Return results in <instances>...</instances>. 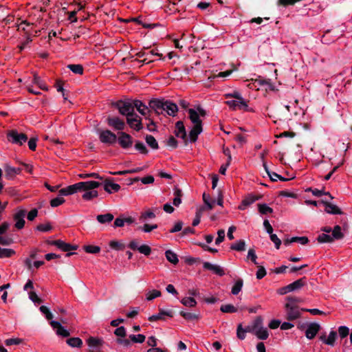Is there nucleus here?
Returning <instances> with one entry per match:
<instances>
[{
	"instance_id": "f257e3e1",
	"label": "nucleus",
	"mask_w": 352,
	"mask_h": 352,
	"mask_svg": "<svg viewBox=\"0 0 352 352\" xmlns=\"http://www.w3.org/2000/svg\"><path fill=\"white\" fill-rule=\"evenodd\" d=\"M101 183L96 181H86L76 183L60 190V195H70L78 192H83L82 197L84 200L90 201L98 196L96 188H98Z\"/></svg>"
},
{
	"instance_id": "f03ea898",
	"label": "nucleus",
	"mask_w": 352,
	"mask_h": 352,
	"mask_svg": "<svg viewBox=\"0 0 352 352\" xmlns=\"http://www.w3.org/2000/svg\"><path fill=\"white\" fill-rule=\"evenodd\" d=\"M149 107L158 115L166 113L167 115L174 117L178 111V107L175 103L164 99L151 100Z\"/></svg>"
},
{
	"instance_id": "7ed1b4c3",
	"label": "nucleus",
	"mask_w": 352,
	"mask_h": 352,
	"mask_svg": "<svg viewBox=\"0 0 352 352\" xmlns=\"http://www.w3.org/2000/svg\"><path fill=\"white\" fill-rule=\"evenodd\" d=\"M112 106L118 109L119 113L126 118L133 116V106L131 100H120L112 103Z\"/></svg>"
},
{
	"instance_id": "20e7f679",
	"label": "nucleus",
	"mask_w": 352,
	"mask_h": 352,
	"mask_svg": "<svg viewBox=\"0 0 352 352\" xmlns=\"http://www.w3.org/2000/svg\"><path fill=\"white\" fill-rule=\"evenodd\" d=\"M98 137L100 141L104 144H113L117 141L116 135L108 129L99 131Z\"/></svg>"
},
{
	"instance_id": "39448f33",
	"label": "nucleus",
	"mask_w": 352,
	"mask_h": 352,
	"mask_svg": "<svg viewBox=\"0 0 352 352\" xmlns=\"http://www.w3.org/2000/svg\"><path fill=\"white\" fill-rule=\"evenodd\" d=\"M8 138L13 144L22 145L28 140V136L24 133H19L16 130L10 131L8 134Z\"/></svg>"
},
{
	"instance_id": "423d86ee",
	"label": "nucleus",
	"mask_w": 352,
	"mask_h": 352,
	"mask_svg": "<svg viewBox=\"0 0 352 352\" xmlns=\"http://www.w3.org/2000/svg\"><path fill=\"white\" fill-rule=\"evenodd\" d=\"M286 319L288 320H294L300 317L301 313L299 307L290 303L285 305Z\"/></svg>"
},
{
	"instance_id": "0eeeda50",
	"label": "nucleus",
	"mask_w": 352,
	"mask_h": 352,
	"mask_svg": "<svg viewBox=\"0 0 352 352\" xmlns=\"http://www.w3.org/2000/svg\"><path fill=\"white\" fill-rule=\"evenodd\" d=\"M52 245L56 246L58 249L62 251L67 252L66 254V256H69L74 254V252H69L71 250H76L78 248V246L76 245H71L69 243H65L61 240H56L51 242Z\"/></svg>"
},
{
	"instance_id": "6e6552de",
	"label": "nucleus",
	"mask_w": 352,
	"mask_h": 352,
	"mask_svg": "<svg viewBox=\"0 0 352 352\" xmlns=\"http://www.w3.org/2000/svg\"><path fill=\"white\" fill-rule=\"evenodd\" d=\"M107 123L108 126L117 131L124 130L126 126L124 120L117 116L107 118Z\"/></svg>"
},
{
	"instance_id": "1a4fd4ad",
	"label": "nucleus",
	"mask_w": 352,
	"mask_h": 352,
	"mask_svg": "<svg viewBox=\"0 0 352 352\" xmlns=\"http://www.w3.org/2000/svg\"><path fill=\"white\" fill-rule=\"evenodd\" d=\"M128 248L132 250H138L140 253L148 256L151 253V248L148 245H138V243L135 240L130 241L128 244Z\"/></svg>"
},
{
	"instance_id": "9d476101",
	"label": "nucleus",
	"mask_w": 352,
	"mask_h": 352,
	"mask_svg": "<svg viewBox=\"0 0 352 352\" xmlns=\"http://www.w3.org/2000/svg\"><path fill=\"white\" fill-rule=\"evenodd\" d=\"M26 215V210L23 209L18 210L13 216V219L15 221L14 226L16 229L21 230L23 228L25 221V217Z\"/></svg>"
},
{
	"instance_id": "9b49d317",
	"label": "nucleus",
	"mask_w": 352,
	"mask_h": 352,
	"mask_svg": "<svg viewBox=\"0 0 352 352\" xmlns=\"http://www.w3.org/2000/svg\"><path fill=\"white\" fill-rule=\"evenodd\" d=\"M119 135H120L117 140L122 148L126 149L132 146L133 138L129 134L125 132H120Z\"/></svg>"
},
{
	"instance_id": "f8f14e48",
	"label": "nucleus",
	"mask_w": 352,
	"mask_h": 352,
	"mask_svg": "<svg viewBox=\"0 0 352 352\" xmlns=\"http://www.w3.org/2000/svg\"><path fill=\"white\" fill-rule=\"evenodd\" d=\"M126 122L131 129L137 131H140L143 128L141 119L135 113H133V116H128L126 118Z\"/></svg>"
},
{
	"instance_id": "ddd939ff",
	"label": "nucleus",
	"mask_w": 352,
	"mask_h": 352,
	"mask_svg": "<svg viewBox=\"0 0 352 352\" xmlns=\"http://www.w3.org/2000/svg\"><path fill=\"white\" fill-rule=\"evenodd\" d=\"M226 104L229 106L232 110L244 109L248 111V104L245 100H239L236 99L228 100Z\"/></svg>"
},
{
	"instance_id": "4468645a",
	"label": "nucleus",
	"mask_w": 352,
	"mask_h": 352,
	"mask_svg": "<svg viewBox=\"0 0 352 352\" xmlns=\"http://www.w3.org/2000/svg\"><path fill=\"white\" fill-rule=\"evenodd\" d=\"M320 329L319 324L316 322L308 323L305 331V336L309 340H312Z\"/></svg>"
},
{
	"instance_id": "2eb2a0df",
	"label": "nucleus",
	"mask_w": 352,
	"mask_h": 352,
	"mask_svg": "<svg viewBox=\"0 0 352 352\" xmlns=\"http://www.w3.org/2000/svg\"><path fill=\"white\" fill-rule=\"evenodd\" d=\"M50 324L54 330L56 331V333L64 338L69 336V331L66 329L59 322L52 320Z\"/></svg>"
},
{
	"instance_id": "dca6fc26",
	"label": "nucleus",
	"mask_w": 352,
	"mask_h": 352,
	"mask_svg": "<svg viewBox=\"0 0 352 352\" xmlns=\"http://www.w3.org/2000/svg\"><path fill=\"white\" fill-rule=\"evenodd\" d=\"M261 198V196L254 195L253 194L248 195L242 201L241 204L239 206V209L241 210H243L246 208V207L250 206L256 201L260 199Z\"/></svg>"
},
{
	"instance_id": "f3484780",
	"label": "nucleus",
	"mask_w": 352,
	"mask_h": 352,
	"mask_svg": "<svg viewBox=\"0 0 352 352\" xmlns=\"http://www.w3.org/2000/svg\"><path fill=\"white\" fill-rule=\"evenodd\" d=\"M170 317L172 318L173 316V312L172 310H164L162 309H160V311L157 314H154L148 318V320L151 322H154L158 320H164L165 317Z\"/></svg>"
},
{
	"instance_id": "a211bd4d",
	"label": "nucleus",
	"mask_w": 352,
	"mask_h": 352,
	"mask_svg": "<svg viewBox=\"0 0 352 352\" xmlns=\"http://www.w3.org/2000/svg\"><path fill=\"white\" fill-rule=\"evenodd\" d=\"M203 267L205 270L213 272L215 274L219 276H223L225 274L224 270L220 265L216 264H212L209 262H204L203 264Z\"/></svg>"
},
{
	"instance_id": "6ab92c4d",
	"label": "nucleus",
	"mask_w": 352,
	"mask_h": 352,
	"mask_svg": "<svg viewBox=\"0 0 352 352\" xmlns=\"http://www.w3.org/2000/svg\"><path fill=\"white\" fill-rule=\"evenodd\" d=\"M175 135L184 141L186 140V131L182 121H177L175 124Z\"/></svg>"
},
{
	"instance_id": "aec40b11",
	"label": "nucleus",
	"mask_w": 352,
	"mask_h": 352,
	"mask_svg": "<svg viewBox=\"0 0 352 352\" xmlns=\"http://www.w3.org/2000/svg\"><path fill=\"white\" fill-rule=\"evenodd\" d=\"M337 338V332L335 331H331L328 337L325 336H321L320 340L325 344L333 346L335 344L336 339Z\"/></svg>"
},
{
	"instance_id": "412c9836",
	"label": "nucleus",
	"mask_w": 352,
	"mask_h": 352,
	"mask_svg": "<svg viewBox=\"0 0 352 352\" xmlns=\"http://www.w3.org/2000/svg\"><path fill=\"white\" fill-rule=\"evenodd\" d=\"M189 118L194 125L202 126V121L200 119L198 112L193 109H188Z\"/></svg>"
},
{
	"instance_id": "4be33fe9",
	"label": "nucleus",
	"mask_w": 352,
	"mask_h": 352,
	"mask_svg": "<svg viewBox=\"0 0 352 352\" xmlns=\"http://www.w3.org/2000/svg\"><path fill=\"white\" fill-rule=\"evenodd\" d=\"M322 203L325 206V211L329 214H342L341 210L336 205L329 203L326 201H322Z\"/></svg>"
},
{
	"instance_id": "5701e85b",
	"label": "nucleus",
	"mask_w": 352,
	"mask_h": 352,
	"mask_svg": "<svg viewBox=\"0 0 352 352\" xmlns=\"http://www.w3.org/2000/svg\"><path fill=\"white\" fill-rule=\"evenodd\" d=\"M263 167H264L265 172L267 173V175L270 177V178L272 181L276 182L278 180H280V181L288 180L287 179L282 177L281 175L277 174L276 173L270 171L265 162H263Z\"/></svg>"
},
{
	"instance_id": "b1692460",
	"label": "nucleus",
	"mask_w": 352,
	"mask_h": 352,
	"mask_svg": "<svg viewBox=\"0 0 352 352\" xmlns=\"http://www.w3.org/2000/svg\"><path fill=\"white\" fill-rule=\"evenodd\" d=\"M132 104L133 106V109L136 108V109L143 116H145L146 113L148 111V107L146 106L141 100H132Z\"/></svg>"
},
{
	"instance_id": "393cba45",
	"label": "nucleus",
	"mask_w": 352,
	"mask_h": 352,
	"mask_svg": "<svg viewBox=\"0 0 352 352\" xmlns=\"http://www.w3.org/2000/svg\"><path fill=\"white\" fill-rule=\"evenodd\" d=\"M202 126L194 125L189 133V138L191 142L197 141L198 135L202 132Z\"/></svg>"
},
{
	"instance_id": "a878e982",
	"label": "nucleus",
	"mask_w": 352,
	"mask_h": 352,
	"mask_svg": "<svg viewBox=\"0 0 352 352\" xmlns=\"http://www.w3.org/2000/svg\"><path fill=\"white\" fill-rule=\"evenodd\" d=\"M305 283H306V278H302L295 280L294 282H293L287 285H288V287L289 288V291L291 292H293L295 290L300 289L301 287H302L305 285Z\"/></svg>"
},
{
	"instance_id": "bb28decb",
	"label": "nucleus",
	"mask_w": 352,
	"mask_h": 352,
	"mask_svg": "<svg viewBox=\"0 0 352 352\" xmlns=\"http://www.w3.org/2000/svg\"><path fill=\"white\" fill-rule=\"evenodd\" d=\"M298 242L302 245H305L309 242V239L307 236H294L291 239H287L284 243L285 245H288L292 243Z\"/></svg>"
},
{
	"instance_id": "cd10ccee",
	"label": "nucleus",
	"mask_w": 352,
	"mask_h": 352,
	"mask_svg": "<svg viewBox=\"0 0 352 352\" xmlns=\"http://www.w3.org/2000/svg\"><path fill=\"white\" fill-rule=\"evenodd\" d=\"M104 189L106 192L112 193L113 192L119 191L120 189V186L118 184L107 181L104 184Z\"/></svg>"
},
{
	"instance_id": "c85d7f7f",
	"label": "nucleus",
	"mask_w": 352,
	"mask_h": 352,
	"mask_svg": "<svg viewBox=\"0 0 352 352\" xmlns=\"http://www.w3.org/2000/svg\"><path fill=\"white\" fill-rule=\"evenodd\" d=\"M4 170H5V173H6V176L9 179L12 178L14 175L18 174L20 171L19 168L12 167L8 164H6L5 166Z\"/></svg>"
},
{
	"instance_id": "c756f323",
	"label": "nucleus",
	"mask_w": 352,
	"mask_h": 352,
	"mask_svg": "<svg viewBox=\"0 0 352 352\" xmlns=\"http://www.w3.org/2000/svg\"><path fill=\"white\" fill-rule=\"evenodd\" d=\"M180 315L186 320L192 321V320H197L199 319V314H195V313H191L188 311H181Z\"/></svg>"
},
{
	"instance_id": "7c9ffc66",
	"label": "nucleus",
	"mask_w": 352,
	"mask_h": 352,
	"mask_svg": "<svg viewBox=\"0 0 352 352\" xmlns=\"http://www.w3.org/2000/svg\"><path fill=\"white\" fill-rule=\"evenodd\" d=\"M153 56H158V57L161 58L162 56V54L155 52V50H152L149 51L148 52H146V57H145L142 60V62L145 64H148L151 62H153V60L152 59V58Z\"/></svg>"
},
{
	"instance_id": "2f4dec72",
	"label": "nucleus",
	"mask_w": 352,
	"mask_h": 352,
	"mask_svg": "<svg viewBox=\"0 0 352 352\" xmlns=\"http://www.w3.org/2000/svg\"><path fill=\"white\" fill-rule=\"evenodd\" d=\"M165 256L166 259L171 263L176 265L179 262L177 255L170 250L165 252Z\"/></svg>"
},
{
	"instance_id": "473e14b6",
	"label": "nucleus",
	"mask_w": 352,
	"mask_h": 352,
	"mask_svg": "<svg viewBox=\"0 0 352 352\" xmlns=\"http://www.w3.org/2000/svg\"><path fill=\"white\" fill-rule=\"evenodd\" d=\"M243 285V279H241V278L237 279L232 287L231 293L233 295H238L239 294V292L241 291Z\"/></svg>"
},
{
	"instance_id": "72a5a7b5",
	"label": "nucleus",
	"mask_w": 352,
	"mask_h": 352,
	"mask_svg": "<svg viewBox=\"0 0 352 352\" xmlns=\"http://www.w3.org/2000/svg\"><path fill=\"white\" fill-rule=\"evenodd\" d=\"M230 249L232 250L243 252L245 250V242L244 240H239L230 245Z\"/></svg>"
},
{
	"instance_id": "f704fd0d",
	"label": "nucleus",
	"mask_w": 352,
	"mask_h": 352,
	"mask_svg": "<svg viewBox=\"0 0 352 352\" xmlns=\"http://www.w3.org/2000/svg\"><path fill=\"white\" fill-rule=\"evenodd\" d=\"M67 344L71 347L80 348L82 346V341L80 338H71L66 340Z\"/></svg>"
},
{
	"instance_id": "c9c22d12",
	"label": "nucleus",
	"mask_w": 352,
	"mask_h": 352,
	"mask_svg": "<svg viewBox=\"0 0 352 352\" xmlns=\"http://www.w3.org/2000/svg\"><path fill=\"white\" fill-rule=\"evenodd\" d=\"M98 221L100 223H109L113 219V215L111 213L99 214L96 217Z\"/></svg>"
},
{
	"instance_id": "e433bc0d",
	"label": "nucleus",
	"mask_w": 352,
	"mask_h": 352,
	"mask_svg": "<svg viewBox=\"0 0 352 352\" xmlns=\"http://www.w3.org/2000/svg\"><path fill=\"white\" fill-rule=\"evenodd\" d=\"M174 195L175 198L173 201V204L175 206H179V204L182 203V190L178 188L177 187H175L174 188Z\"/></svg>"
},
{
	"instance_id": "4c0bfd02",
	"label": "nucleus",
	"mask_w": 352,
	"mask_h": 352,
	"mask_svg": "<svg viewBox=\"0 0 352 352\" xmlns=\"http://www.w3.org/2000/svg\"><path fill=\"white\" fill-rule=\"evenodd\" d=\"M254 335L260 340H265L269 336V333L267 329L265 327H262L258 329L256 332H254Z\"/></svg>"
},
{
	"instance_id": "58836bf2",
	"label": "nucleus",
	"mask_w": 352,
	"mask_h": 352,
	"mask_svg": "<svg viewBox=\"0 0 352 352\" xmlns=\"http://www.w3.org/2000/svg\"><path fill=\"white\" fill-rule=\"evenodd\" d=\"M32 83L34 85H36L41 89L45 90V91L48 90L47 87L45 85V84L43 82V81L41 80L40 76H38V74H34Z\"/></svg>"
},
{
	"instance_id": "ea45409f",
	"label": "nucleus",
	"mask_w": 352,
	"mask_h": 352,
	"mask_svg": "<svg viewBox=\"0 0 352 352\" xmlns=\"http://www.w3.org/2000/svg\"><path fill=\"white\" fill-rule=\"evenodd\" d=\"M146 142L147 144L153 149L158 148V143L155 138L151 135H147L146 136Z\"/></svg>"
},
{
	"instance_id": "a19ab883",
	"label": "nucleus",
	"mask_w": 352,
	"mask_h": 352,
	"mask_svg": "<svg viewBox=\"0 0 352 352\" xmlns=\"http://www.w3.org/2000/svg\"><path fill=\"white\" fill-rule=\"evenodd\" d=\"M58 193H60V191L58 192ZM63 196V195H60V194H59L57 197L52 199L50 201V206L53 208H55L63 204L65 201Z\"/></svg>"
},
{
	"instance_id": "79ce46f5",
	"label": "nucleus",
	"mask_w": 352,
	"mask_h": 352,
	"mask_svg": "<svg viewBox=\"0 0 352 352\" xmlns=\"http://www.w3.org/2000/svg\"><path fill=\"white\" fill-rule=\"evenodd\" d=\"M331 236L333 237V240L340 239L344 236V234L341 231V228L340 226H336L334 227L332 231Z\"/></svg>"
},
{
	"instance_id": "37998d69",
	"label": "nucleus",
	"mask_w": 352,
	"mask_h": 352,
	"mask_svg": "<svg viewBox=\"0 0 352 352\" xmlns=\"http://www.w3.org/2000/svg\"><path fill=\"white\" fill-rule=\"evenodd\" d=\"M67 67L74 74H83V67L80 64H71L67 66Z\"/></svg>"
},
{
	"instance_id": "c03bdc74",
	"label": "nucleus",
	"mask_w": 352,
	"mask_h": 352,
	"mask_svg": "<svg viewBox=\"0 0 352 352\" xmlns=\"http://www.w3.org/2000/svg\"><path fill=\"white\" fill-rule=\"evenodd\" d=\"M220 310L223 313H236L237 311V309L231 304L222 305Z\"/></svg>"
},
{
	"instance_id": "a18cd8bd",
	"label": "nucleus",
	"mask_w": 352,
	"mask_h": 352,
	"mask_svg": "<svg viewBox=\"0 0 352 352\" xmlns=\"http://www.w3.org/2000/svg\"><path fill=\"white\" fill-rule=\"evenodd\" d=\"M307 190L311 191L314 196L318 197H320L323 195H328L331 199H333V197L329 192H324L323 190H318L316 188L311 189V188H309Z\"/></svg>"
},
{
	"instance_id": "49530a36",
	"label": "nucleus",
	"mask_w": 352,
	"mask_h": 352,
	"mask_svg": "<svg viewBox=\"0 0 352 352\" xmlns=\"http://www.w3.org/2000/svg\"><path fill=\"white\" fill-rule=\"evenodd\" d=\"M181 302L186 307H193L197 305L196 300L192 297L184 298Z\"/></svg>"
},
{
	"instance_id": "de8ad7c7",
	"label": "nucleus",
	"mask_w": 352,
	"mask_h": 352,
	"mask_svg": "<svg viewBox=\"0 0 352 352\" xmlns=\"http://www.w3.org/2000/svg\"><path fill=\"white\" fill-rule=\"evenodd\" d=\"M258 207L259 212L262 214H266L273 212V209L268 206L266 204H259Z\"/></svg>"
},
{
	"instance_id": "09e8293b",
	"label": "nucleus",
	"mask_w": 352,
	"mask_h": 352,
	"mask_svg": "<svg viewBox=\"0 0 352 352\" xmlns=\"http://www.w3.org/2000/svg\"><path fill=\"white\" fill-rule=\"evenodd\" d=\"M161 296V292L159 290L153 289L152 291H149L146 294V298L147 300L150 301L155 299L157 297H160Z\"/></svg>"
},
{
	"instance_id": "8fccbe9b",
	"label": "nucleus",
	"mask_w": 352,
	"mask_h": 352,
	"mask_svg": "<svg viewBox=\"0 0 352 352\" xmlns=\"http://www.w3.org/2000/svg\"><path fill=\"white\" fill-rule=\"evenodd\" d=\"M15 252L12 249L0 248V258H8L13 255Z\"/></svg>"
},
{
	"instance_id": "3c124183",
	"label": "nucleus",
	"mask_w": 352,
	"mask_h": 352,
	"mask_svg": "<svg viewBox=\"0 0 352 352\" xmlns=\"http://www.w3.org/2000/svg\"><path fill=\"white\" fill-rule=\"evenodd\" d=\"M252 327L254 329V332H256L260 328L263 327V318L261 316L256 317L252 323Z\"/></svg>"
},
{
	"instance_id": "603ef678",
	"label": "nucleus",
	"mask_w": 352,
	"mask_h": 352,
	"mask_svg": "<svg viewBox=\"0 0 352 352\" xmlns=\"http://www.w3.org/2000/svg\"><path fill=\"white\" fill-rule=\"evenodd\" d=\"M129 338L135 343H143L146 339V337L142 334L130 335Z\"/></svg>"
},
{
	"instance_id": "864d4df0",
	"label": "nucleus",
	"mask_w": 352,
	"mask_h": 352,
	"mask_svg": "<svg viewBox=\"0 0 352 352\" xmlns=\"http://www.w3.org/2000/svg\"><path fill=\"white\" fill-rule=\"evenodd\" d=\"M318 241L320 243H330L332 242L333 240L331 235L323 233L318 236Z\"/></svg>"
},
{
	"instance_id": "5fc2aeb1",
	"label": "nucleus",
	"mask_w": 352,
	"mask_h": 352,
	"mask_svg": "<svg viewBox=\"0 0 352 352\" xmlns=\"http://www.w3.org/2000/svg\"><path fill=\"white\" fill-rule=\"evenodd\" d=\"M135 148L142 154H146L148 153V150L146 149V146L142 142L137 141L135 144Z\"/></svg>"
},
{
	"instance_id": "6e6d98bb",
	"label": "nucleus",
	"mask_w": 352,
	"mask_h": 352,
	"mask_svg": "<svg viewBox=\"0 0 352 352\" xmlns=\"http://www.w3.org/2000/svg\"><path fill=\"white\" fill-rule=\"evenodd\" d=\"M85 250L87 253L97 254L100 251V248L96 245H86L84 248Z\"/></svg>"
},
{
	"instance_id": "4d7b16f0",
	"label": "nucleus",
	"mask_w": 352,
	"mask_h": 352,
	"mask_svg": "<svg viewBox=\"0 0 352 352\" xmlns=\"http://www.w3.org/2000/svg\"><path fill=\"white\" fill-rule=\"evenodd\" d=\"M338 333L341 338H346L349 334V329L346 326H340L338 327Z\"/></svg>"
},
{
	"instance_id": "13d9d810",
	"label": "nucleus",
	"mask_w": 352,
	"mask_h": 352,
	"mask_svg": "<svg viewBox=\"0 0 352 352\" xmlns=\"http://www.w3.org/2000/svg\"><path fill=\"white\" fill-rule=\"evenodd\" d=\"M256 82H257L259 85H265L266 86V89H269L270 90L274 89L273 85L271 84L270 80L265 79H256Z\"/></svg>"
},
{
	"instance_id": "bf43d9fd",
	"label": "nucleus",
	"mask_w": 352,
	"mask_h": 352,
	"mask_svg": "<svg viewBox=\"0 0 352 352\" xmlns=\"http://www.w3.org/2000/svg\"><path fill=\"white\" fill-rule=\"evenodd\" d=\"M109 246L116 250H122L124 248V245L119 241H111L109 243Z\"/></svg>"
},
{
	"instance_id": "052dcab7",
	"label": "nucleus",
	"mask_w": 352,
	"mask_h": 352,
	"mask_svg": "<svg viewBox=\"0 0 352 352\" xmlns=\"http://www.w3.org/2000/svg\"><path fill=\"white\" fill-rule=\"evenodd\" d=\"M79 177L81 179H85L87 177H93L95 179H98L100 180H102V177L99 175V174L96 173H82L79 175Z\"/></svg>"
},
{
	"instance_id": "680f3d73",
	"label": "nucleus",
	"mask_w": 352,
	"mask_h": 352,
	"mask_svg": "<svg viewBox=\"0 0 352 352\" xmlns=\"http://www.w3.org/2000/svg\"><path fill=\"white\" fill-rule=\"evenodd\" d=\"M236 336L237 338L241 340H244L246 337V333L243 330L241 324H239L237 327Z\"/></svg>"
},
{
	"instance_id": "e2e57ef3",
	"label": "nucleus",
	"mask_w": 352,
	"mask_h": 352,
	"mask_svg": "<svg viewBox=\"0 0 352 352\" xmlns=\"http://www.w3.org/2000/svg\"><path fill=\"white\" fill-rule=\"evenodd\" d=\"M270 235V239L274 243L276 248L279 249L281 245L280 239L277 236L276 234L272 233Z\"/></svg>"
},
{
	"instance_id": "0e129e2a",
	"label": "nucleus",
	"mask_w": 352,
	"mask_h": 352,
	"mask_svg": "<svg viewBox=\"0 0 352 352\" xmlns=\"http://www.w3.org/2000/svg\"><path fill=\"white\" fill-rule=\"evenodd\" d=\"M225 97L226 98H233L234 99L236 100H245L241 96V94L239 91H234L233 93L231 94H227L225 95Z\"/></svg>"
},
{
	"instance_id": "69168bd1",
	"label": "nucleus",
	"mask_w": 352,
	"mask_h": 352,
	"mask_svg": "<svg viewBox=\"0 0 352 352\" xmlns=\"http://www.w3.org/2000/svg\"><path fill=\"white\" fill-rule=\"evenodd\" d=\"M248 258H250L255 265H258L256 262L257 256L254 249H250L248 252Z\"/></svg>"
},
{
	"instance_id": "338daca9",
	"label": "nucleus",
	"mask_w": 352,
	"mask_h": 352,
	"mask_svg": "<svg viewBox=\"0 0 352 352\" xmlns=\"http://www.w3.org/2000/svg\"><path fill=\"white\" fill-rule=\"evenodd\" d=\"M52 226L50 223L39 224L36 226V230L41 232H48L52 230Z\"/></svg>"
},
{
	"instance_id": "774afa93",
	"label": "nucleus",
	"mask_w": 352,
	"mask_h": 352,
	"mask_svg": "<svg viewBox=\"0 0 352 352\" xmlns=\"http://www.w3.org/2000/svg\"><path fill=\"white\" fill-rule=\"evenodd\" d=\"M218 236L215 240V244L219 245L225 239V231L223 230H219L217 232Z\"/></svg>"
}]
</instances>
